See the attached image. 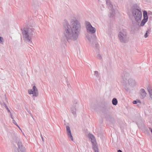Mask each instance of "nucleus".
<instances>
[{"mask_svg":"<svg viewBox=\"0 0 152 152\" xmlns=\"http://www.w3.org/2000/svg\"><path fill=\"white\" fill-rule=\"evenodd\" d=\"M7 109H8V111L10 112V110H8V109L7 108Z\"/></svg>","mask_w":152,"mask_h":152,"instance_id":"5701e85b","label":"nucleus"},{"mask_svg":"<svg viewBox=\"0 0 152 152\" xmlns=\"http://www.w3.org/2000/svg\"><path fill=\"white\" fill-rule=\"evenodd\" d=\"M21 143H19L18 144V151L19 152H24V148L21 147V148H20V145H21ZM21 146L22 147V145H21Z\"/></svg>","mask_w":152,"mask_h":152,"instance_id":"6e6552de","label":"nucleus"},{"mask_svg":"<svg viewBox=\"0 0 152 152\" xmlns=\"http://www.w3.org/2000/svg\"><path fill=\"white\" fill-rule=\"evenodd\" d=\"M33 90L32 89L28 90V93L30 94H32L34 96H37L38 95V92L37 89L35 86H33Z\"/></svg>","mask_w":152,"mask_h":152,"instance_id":"39448f33","label":"nucleus"},{"mask_svg":"<svg viewBox=\"0 0 152 152\" xmlns=\"http://www.w3.org/2000/svg\"><path fill=\"white\" fill-rule=\"evenodd\" d=\"M112 103L113 105H116L117 104V100L115 98H113L112 100Z\"/></svg>","mask_w":152,"mask_h":152,"instance_id":"ddd939ff","label":"nucleus"},{"mask_svg":"<svg viewBox=\"0 0 152 152\" xmlns=\"http://www.w3.org/2000/svg\"><path fill=\"white\" fill-rule=\"evenodd\" d=\"M144 19L145 20H148V16L147 15V12L146 11H144L143 13Z\"/></svg>","mask_w":152,"mask_h":152,"instance_id":"9b49d317","label":"nucleus"},{"mask_svg":"<svg viewBox=\"0 0 152 152\" xmlns=\"http://www.w3.org/2000/svg\"><path fill=\"white\" fill-rule=\"evenodd\" d=\"M66 132L69 136V138H70L73 141V137L72 135L69 127L68 126H67L66 127Z\"/></svg>","mask_w":152,"mask_h":152,"instance_id":"423d86ee","label":"nucleus"},{"mask_svg":"<svg viewBox=\"0 0 152 152\" xmlns=\"http://www.w3.org/2000/svg\"><path fill=\"white\" fill-rule=\"evenodd\" d=\"M133 14L137 21H140L142 16L141 12L138 9H135L133 11Z\"/></svg>","mask_w":152,"mask_h":152,"instance_id":"f03ea898","label":"nucleus"},{"mask_svg":"<svg viewBox=\"0 0 152 152\" xmlns=\"http://www.w3.org/2000/svg\"><path fill=\"white\" fill-rule=\"evenodd\" d=\"M42 140L43 141V137H42Z\"/></svg>","mask_w":152,"mask_h":152,"instance_id":"4be33fe9","label":"nucleus"},{"mask_svg":"<svg viewBox=\"0 0 152 152\" xmlns=\"http://www.w3.org/2000/svg\"><path fill=\"white\" fill-rule=\"evenodd\" d=\"M23 34L24 37L28 40H30V38H29L28 32L25 31L23 32Z\"/></svg>","mask_w":152,"mask_h":152,"instance_id":"1a4fd4ad","label":"nucleus"},{"mask_svg":"<svg viewBox=\"0 0 152 152\" xmlns=\"http://www.w3.org/2000/svg\"><path fill=\"white\" fill-rule=\"evenodd\" d=\"M0 42L1 43L3 44V39L2 37H0Z\"/></svg>","mask_w":152,"mask_h":152,"instance_id":"dca6fc26","label":"nucleus"},{"mask_svg":"<svg viewBox=\"0 0 152 152\" xmlns=\"http://www.w3.org/2000/svg\"><path fill=\"white\" fill-rule=\"evenodd\" d=\"M13 122L14 123L15 125H16L18 127V128L21 130V129L20 128L19 126L17 124L16 122L14 120H13Z\"/></svg>","mask_w":152,"mask_h":152,"instance_id":"2eb2a0df","label":"nucleus"},{"mask_svg":"<svg viewBox=\"0 0 152 152\" xmlns=\"http://www.w3.org/2000/svg\"><path fill=\"white\" fill-rule=\"evenodd\" d=\"M151 132L152 133V129H151Z\"/></svg>","mask_w":152,"mask_h":152,"instance_id":"412c9836","label":"nucleus"},{"mask_svg":"<svg viewBox=\"0 0 152 152\" xmlns=\"http://www.w3.org/2000/svg\"><path fill=\"white\" fill-rule=\"evenodd\" d=\"M148 31H147L146 32L145 34L144 35V37L145 38H146L148 37Z\"/></svg>","mask_w":152,"mask_h":152,"instance_id":"f3484780","label":"nucleus"},{"mask_svg":"<svg viewBox=\"0 0 152 152\" xmlns=\"http://www.w3.org/2000/svg\"><path fill=\"white\" fill-rule=\"evenodd\" d=\"M65 27L64 34L67 38L77 36L80 28V24L77 21L72 20L70 25H67Z\"/></svg>","mask_w":152,"mask_h":152,"instance_id":"f257e3e1","label":"nucleus"},{"mask_svg":"<svg viewBox=\"0 0 152 152\" xmlns=\"http://www.w3.org/2000/svg\"><path fill=\"white\" fill-rule=\"evenodd\" d=\"M122 35L124 36V34L121 32H120L118 35V37L121 41L122 42H123L124 41L123 38L124 37H123Z\"/></svg>","mask_w":152,"mask_h":152,"instance_id":"9d476101","label":"nucleus"},{"mask_svg":"<svg viewBox=\"0 0 152 152\" xmlns=\"http://www.w3.org/2000/svg\"><path fill=\"white\" fill-rule=\"evenodd\" d=\"M86 28L88 31L92 33H94L96 31V29L93 27L88 22H86Z\"/></svg>","mask_w":152,"mask_h":152,"instance_id":"20e7f679","label":"nucleus"},{"mask_svg":"<svg viewBox=\"0 0 152 152\" xmlns=\"http://www.w3.org/2000/svg\"><path fill=\"white\" fill-rule=\"evenodd\" d=\"M140 94L143 98L145 97L146 95V93L145 90L143 89H141L140 90Z\"/></svg>","mask_w":152,"mask_h":152,"instance_id":"0eeeda50","label":"nucleus"},{"mask_svg":"<svg viewBox=\"0 0 152 152\" xmlns=\"http://www.w3.org/2000/svg\"><path fill=\"white\" fill-rule=\"evenodd\" d=\"M88 137L91 140V142L93 146L94 152H98L97 144L94 136L91 134H89L88 135Z\"/></svg>","mask_w":152,"mask_h":152,"instance_id":"7ed1b4c3","label":"nucleus"},{"mask_svg":"<svg viewBox=\"0 0 152 152\" xmlns=\"http://www.w3.org/2000/svg\"><path fill=\"white\" fill-rule=\"evenodd\" d=\"M137 101V103L138 102V103H140V102L139 100H138Z\"/></svg>","mask_w":152,"mask_h":152,"instance_id":"6ab92c4d","label":"nucleus"},{"mask_svg":"<svg viewBox=\"0 0 152 152\" xmlns=\"http://www.w3.org/2000/svg\"><path fill=\"white\" fill-rule=\"evenodd\" d=\"M137 101H134L133 102V103L134 104H137Z\"/></svg>","mask_w":152,"mask_h":152,"instance_id":"a211bd4d","label":"nucleus"},{"mask_svg":"<svg viewBox=\"0 0 152 152\" xmlns=\"http://www.w3.org/2000/svg\"><path fill=\"white\" fill-rule=\"evenodd\" d=\"M147 20H145L144 19H143L141 23V26H144L145 23L147 22Z\"/></svg>","mask_w":152,"mask_h":152,"instance_id":"4468645a","label":"nucleus"},{"mask_svg":"<svg viewBox=\"0 0 152 152\" xmlns=\"http://www.w3.org/2000/svg\"><path fill=\"white\" fill-rule=\"evenodd\" d=\"M118 152H122V151L120 150H118Z\"/></svg>","mask_w":152,"mask_h":152,"instance_id":"aec40b11","label":"nucleus"},{"mask_svg":"<svg viewBox=\"0 0 152 152\" xmlns=\"http://www.w3.org/2000/svg\"><path fill=\"white\" fill-rule=\"evenodd\" d=\"M148 90L149 93L150 97L152 98V88H151L148 87Z\"/></svg>","mask_w":152,"mask_h":152,"instance_id":"f8f14e48","label":"nucleus"}]
</instances>
